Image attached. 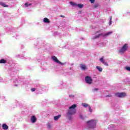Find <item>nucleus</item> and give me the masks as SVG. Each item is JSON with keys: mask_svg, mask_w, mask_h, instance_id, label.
I'll use <instances>...</instances> for the list:
<instances>
[{"mask_svg": "<svg viewBox=\"0 0 130 130\" xmlns=\"http://www.w3.org/2000/svg\"><path fill=\"white\" fill-rule=\"evenodd\" d=\"M76 107H77V105L76 104L72 105L70 107L67 113L68 115H73L75 114L76 113Z\"/></svg>", "mask_w": 130, "mask_h": 130, "instance_id": "1", "label": "nucleus"}, {"mask_svg": "<svg viewBox=\"0 0 130 130\" xmlns=\"http://www.w3.org/2000/svg\"><path fill=\"white\" fill-rule=\"evenodd\" d=\"M86 123H87L89 127H95V126H96V123H97V120L92 119L87 121Z\"/></svg>", "mask_w": 130, "mask_h": 130, "instance_id": "2", "label": "nucleus"}, {"mask_svg": "<svg viewBox=\"0 0 130 130\" xmlns=\"http://www.w3.org/2000/svg\"><path fill=\"white\" fill-rule=\"evenodd\" d=\"M127 49H128V45L127 44H124L118 52L119 53H121V54H123L124 52H125Z\"/></svg>", "mask_w": 130, "mask_h": 130, "instance_id": "3", "label": "nucleus"}, {"mask_svg": "<svg viewBox=\"0 0 130 130\" xmlns=\"http://www.w3.org/2000/svg\"><path fill=\"white\" fill-rule=\"evenodd\" d=\"M110 34H112V31H110L105 34H104L103 33H101L99 34L98 36H94L93 38V39H97V38H99L100 36H102V37H107V36H109Z\"/></svg>", "mask_w": 130, "mask_h": 130, "instance_id": "4", "label": "nucleus"}, {"mask_svg": "<svg viewBox=\"0 0 130 130\" xmlns=\"http://www.w3.org/2000/svg\"><path fill=\"white\" fill-rule=\"evenodd\" d=\"M115 95L116 97H119V98H123V97L126 96V93L125 92H117L115 93Z\"/></svg>", "mask_w": 130, "mask_h": 130, "instance_id": "5", "label": "nucleus"}, {"mask_svg": "<svg viewBox=\"0 0 130 130\" xmlns=\"http://www.w3.org/2000/svg\"><path fill=\"white\" fill-rule=\"evenodd\" d=\"M85 81L87 84H89V85H91L93 82V80L91 78V77L87 76L85 77Z\"/></svg>", "mask_w": 130, "mask_h": 130, "instance_id": "6", "label": "nucleus"}, {"mask_svg": "<svg viewBox=\"0 0 130 130\" xmlns=\"http://www.w3.org/2000/svg\"><path fill=\"white\" fill-rule=\"evenodd\" d=\"M52 59L55 61V62H56V63H59V64H63L61 62L59 61L58 59H57V58L55 57V56H53L52 57Z\"/></svg>", "mask_w": 130, "mask_h": 130, "instance_id": "7", "label": "nucleus"}, {"mask_svg": "<svg viewBox=\"0 0 130 130\" xmlns=\"http://www.w3.org/2000/svg\"><path fill=\"white\" fill-rule=\"evenodd\" d=\"M104 58V57L101 58L100 59V61H101V62H102V63H103V64H104V66H106V67H108V66H109L108 63H107V62H105Z\"/></svg>", "mask_w": 130, "mask_h": 130, "instance_id": "8", "label": "nucleus"}, {"mask_svg": "<svg viewBox=\"0 0 130 130\" xmlns=\"http://www.w3.org/2000/svg\"><path fill=\"white\" fill-rule=\"evenodd\" d=\"M30 120L31 122H32V123H34L35 122H36V120H37V118H36V117H35V116H32Z\"/></svg>", "mask_w": 130, "mask_h": 130, "instance_id": "9", "label": "nucleus"}, {"mask_svg": "<svg viewBox=\"0 0 130 130\" xmlns=\"http://www.w3.org/2000/svg\"><path fill=\"white\" fill-rule=\"evenodd\" d=\"M80 68L81 70H83V71H86V70H87V67L84 64H80Z\"/></svg>", "mask_w": 130, "mask_h": 130, "instance_id": "10", "label": "nucleus"}, {"mask_svg": "<svg viewBox=\"0 0 130 130\" xmlns=\"http://www.w3.org/2000/svg\"><path fill=\"white\" fill-rule=\"evenodd\" d=\"M2 128L3 129H9V126L7 125L6 124H3L2 125Z\"/></svg>", "mask_w": 130, "mask_h": 130, "instance_id": "11", "label": "nucleus"}, {"mask_svg": "<svg viewBox=\"0 0 130 130\" xmlns=\"http://www.w3.org/2000/svg\"><path fill=\"white\" fill-rule=\"evenodd\" d=\"M44 23L49 24V23H50V21L48 19V18L45 17L44 18Z\"/></svg>", "mask_w": 130, "mask_h": 130, "instance_id": "12", "label": "nucleus"}, {"mask_svg": "<svg viewBox=\"0 0 130 130\" xmlns=\"http://www.w3.org/2000/svg\"><path fill=\"white\" fill-rule=\"evenodd\" d=\"M0 5H1V6H2V7H4V8L9 7V6L6 5V3H5L0 2Z\"/></svg>", "mask_w": 130, "mask_h": 130, "instance_id": "13", "label": "nucleus"}, {"mask_svg": "<svg viewBox=\"0 0 130 130\" xmlns=\"http://www.w3.org/2000/svg\"><path fill=\"white\" fill-rule=\"evenodd\" d=\"M76 7H78V8H79V9H83V7H84V5L82 4H77Z\"/></svg>", "mask_w": 130, "mask_h": 130, "instance_id": "14", "label": "nucleus"}, {"mask_svg": "<svg viewBox=\"0 0 130 130\" xmlns=\"http://www.w3.org/2000/svg\"><path fill=\"white\" fill-rule=\"evenodd\" d=\"M96 69L98 70L99 72H102V71H103V69H102V68H101L100 66H96Z\"/></svg>", "mask_w": 130, "mask_h": 130, "instance_id": "15", "label": "nucleus"}, {"mask_svg": "<svg viewBox=\"0 0 130 130\" xmlns=\"http://www.w3.org/2000/svg\"><path fill=\"white\" fill-rule=\"evenodd\" d=\"M60 116H61V115H58V116H55L54 117V120H57L58 119V118H59V117H60Z\"/></svg>", "mask_w": 130, "mask_h": 130, "instance_id": "16", "label": "nucleus"}, {"mask_svg": "<svg viewBox=\"0 0 130 130\" xmlns=\"http://www.w3.org/2000/svg\"><path fill=\"white\" fill-rule=\"evenodd\" d=\"M6 62H7V60L2 59L0 60V63H6Z\"/></svg>", "mask_w": 130, "mask_h": 130, "instance_id": "17", "label": "nucleus"}, {"mask_svg": "<svg viewBox=\"0 0 130 130\" xmlns=\"http://www.w3.org/2000/svg\"><path fill=\"white\" fill-rule=\"evenodd\" d=\"M70 5H71L72 6H74V7H77V4H76V3H75L73 2H71L70 3Z\"/></svg>", "mask_w": 130, "mask_h": 130, "instance_id": "18", "label": "nucleus"}, {"mask_svg": "<svg viewBox=\"0 0 130 130\" xmlns=\"http://www.w3.org/2000/svg\"><path fill=\"white\" fill-rule=\"evenodd\" d=\"M82 106H83V107H88V106H89V105L86 103H83L82 104Z\"/></svg>", "mask_w": 130, "mask_h": 130, "instance_id": "19", "label": "nucleus"}, {"mask_svg": "<svg viewBox=\"0 0 130 130\" xmlns=\"http://www.w3.org/2000/svg\"><path fill=\"white\" fill-rule=\"evenodd\" d=\"M99 7V4H95L93 6V8H94V9H97V8H98Z\"/></svg>", "mask_w": 130, "mask_h": 130, "instance_id": "20", "label": "nucleus"}, {"mask_svg": "<svg viewBox=\"0 0 130 130\" xmlns=\"http://www.w3.org/2000/svg\"><path fill=\"white\" fill-rule=\"evenodd\" d=\"M111 24H112V17H111L110 19L109 25H111Z\"/></svg>", "mask_w": 130, "mask_h": 130, "instance_id": "21", "label": "nucleus"}, {"mask_svg": "<svg viewBox=\"0 0 130 130\" xmlns=\"http://www.w3.org/2000/svg\"><path fill=\"white\" fill-rule=\"evenodd\" d=\"M88 109H89L90 112H92V109H91V107L89 106V107H88Z\"/></svg>", "mask_w": 130, "mask_h": 130, "instance_id": "22", "label": "nucleus"}, {"mask_svg": "<svg viewBox=\"0 0 130 130\" xmlns=\"http://www.w3.org/2000/svg\"><path fill=\"white\" fill-rule=\"evenodd\" d=\"M90 2L91 4H94V3L95 2V0H90Z\"/></svg>", "mask_w": 130, "mask_h": 130, "instance_id": "23", "label": "nucleus"}, {"mask_svg": "<svg viewBox=\"0 0 130 130\" xmlns=\"http://www.w3.org/2000/svg\"><path fill=\"white\" fill-rule=\"evenodd\" d=\"M36 90V88H35L31 89V91H32V92H34Z\"/></svg>", "mask_w": 130, "mask_h": 130, "instance_id": "24", "label": "nucleus"}, {"mask_svg": "<svg viewBox=\"0 0 130 130\" xmlns=\"http://www.w3.org/2000/svg\"><path fill=\"white\" fill-rule=\"evenodd\" d=\"M69 97L70 98H74V97H75V95H69Z\"/></svg>", "mask_w": 130, "mask_h": 130, "instance_id": "25", "label": "nucleus"}, {"mask_svg": "<svg viewBox=\"0 0 130 130\" xmlns=\"http://www.w3.org/2000/svg\"><path fill=\"white\" fill-rule=\"evenodd\" d=\"M126 70H127V71H130V67H126Z\"/></svg>", "mask_w": 130, "mask_h": 130, "instance_id": "26", "label": "nucleus"}, {"mask_svg": "<svg viewBox=\"0 0 130 130\" xmlns=\"http://www.w3.org/2000/svg\"><path fill=\"white\" fill-rule=\"evenodd\" d=\"M25 7H29V5L28 4V3H25Z\"/></svg>", "mask_w": 130, "mask_h": 130, "instance_id": "27", "label": "nucleus"}, {"mask_svg": "<svg viewBox=\"0 0 130 130\" xmlns=\"http://www.w3.org/2000/svg\"><path fill=\"white\" fill-rule=\"evenodd\" d=\"M106 97H112V95H111V94L107 95L106 96Z\"/></svg>", "mask_w": 130, "mask_h": 130, "instance_id": "28", "label": "nucleus"}, {"mask_svg": "<svg viewBox=\"0 0 130 130\" xmlns=\"http://www.w3.org/2000/svg\"><path fill=\"white\" fill-rule=\"evenodd\" d=\"M99 89L94 88V91H98Z\"/></svg>", "mask_w": 130, "mask_h": 130, "instance_id": "29", "label": "nucleus"}, {"mask_svg": "<svg viewBox=\"0 0 130 130\" xmlns=\"http://www.w3.org/2000/svg\"><path fill=\"white\" fill-rule=\"evenodd\" d=\"M60 17H61V18H64V17H65V16H63V15H60Z\"/></svg>", "mask_w": 130, "mask_h": 130, "instance_id": "30", "label": "nucleus"}, {"mask_svg": "<svg viewBox=\"0 0 130 130\" xmlns=\"http://www.w3.org/2000/svg\"><path fill=\"white\" fill-rule=\"evenodd\" d=\"M100 30H99V31H98L97 32H96V33H100Z\"/></svg>", "mask_w": 130, "mask_h": 130, "instance_id": "31", "label": "nucleus"}, {"mask_svg": "<svg viewBox=\"0 0 130 130\" xmlns=\"http://www.w3.org/2000/svg\"><path fill=\"white\" fill-rule=\"evenodd\" d=\"M32 5V4H28V6H31Z\"/></svg>", "mask_w": 130, "mask_h": 130, "instance_id": "32", "label": "nucleus"}, {"mask_svg": "<svg viewBox=\"0 0 130 130\" xmlns=\"http://www.w3.org/2000/svg\"><path fill=\"white\" fill-rule=\"evenodd\" d=\"M0 128H1V124H0Z\"/></svg>", "mask_w": 130, "mask_h": 130, "instance_id": "33", "label": "nucleus"}]
</instances>
